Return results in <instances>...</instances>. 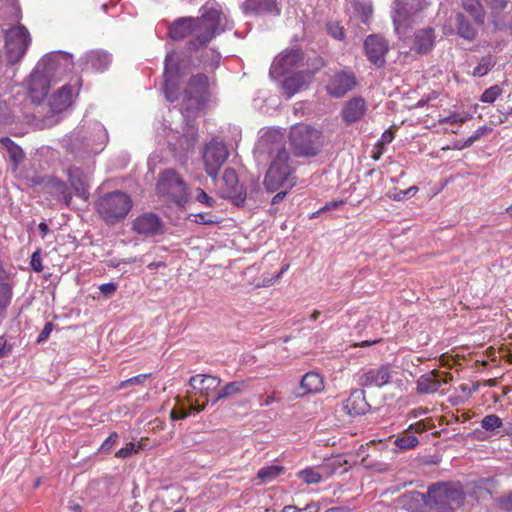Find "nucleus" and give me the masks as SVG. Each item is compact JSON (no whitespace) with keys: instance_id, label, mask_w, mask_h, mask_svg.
Returning <instances> with one entry per match:
<instances>
[{"instance_id":"79ce46f5","label":"nucleus","mask_w":512,"mask_h":512,"mask_svg":"<svg viewBox=\"0 0 512 512\" xmlns=\"http://www.w3.org/2000/svg\"><path fill=\"white\" fill-rule=\"evenodd\" d=\"M327 32L337 40H341L344 37L343 27L336 22H330L327 24Z\"/></svg>"},{"instance_id":"dca6fc26","label":"nucleus","mask_w":512,"mask_h":512,"mask_svg":"<svg viewBox=\"0 0 512 512\" xmlns=\"http://www.w3.org/2000/svg\"><path fill=\"white\" fill-rule=\"evenodd\" d=\"M222 185L220 187L221 195L230 199L235 205L241 206L246 199V192L242 185L238 182L235 170L227 168L222 177Z\"/></svg>"},{"instance_id":"423d86ee","label":"nucleus","mask_w":512,"mask_h":512,"mask_svg":"<svg viewBox=\"0 0 512 512\" xmlns=\"http://www.w3.org/2000/svg\"><path fill=\"white\" fill-rule=\"evenodd\" d=\"M156 191L164 201L176 205H183L188 199L187 184L173 169H166L159 174Z\"/></svg>"},{"instance_id":"393cba45","label":"nucleus","mask_w":512,"mask_h":512,"mask_svg":"<svg viewBox=\"0 0 512 512\" xmlns=\"http://www.w3.org/2000/svg\"><path fill=\"white\" fill-rule=\"evenodd\" d=\"M324 388L322 377L315 372L306 373L300 383L299 392L297 396L303 397L310 393H318Z\"/></svg>"},{"instance_id":"2f4dec72","label":"nucleus","mask_w":512,"mask_h":512,"mask_svg":"<svg viewBox=\"0 0 512 512\" xmlns=\"http://www.w3.org/2000/svg\"><path fill=\"white\" fill-rule=\"evenodd\" d=\"M464 9L471 14L478 24L484 22V11L478 0H462Z\"/></svg>"},{"instance_id":"20e7f679","label":"nucleus","mask_w":512,"mask_h":512,"mask_svg":"<svg viewBox=\"0 0 512 512\" xmlns=\"http://www.w3.org/2000/svg\"><path fill=\"white\" fill-rule=\"evenodd\" d=\"M72 67V57L65 52L46 54L37 64L34 71V93L39 90L42 95L48 92L51 80L57 75L69 71Z\"/></svg>"},{"instance_id":"6e6552de","label":"nucleus","mask_w":512,"mask_h":512,"mask_svg":"<svg viewBox=\"0 0 512 512\" xmlns=\"http://www.w3.org/2000/svg\"><path fill=\"white\" fill-rule=\"evenodd\" d=\"M428 6L426 0H394L392 18L395 31L405 35L407 29L415 23L419 14Z\"/></svg>"},{"instance_id":"f704fd0d","label":"nucleus","mask_w":512,"mask_h":512,"mask_svg":"<svg viewBox=\"0 0 512 512\" xmlns=\"http://www.w3.org/2000/svg\"><path fill=\"white\" fill-rule=\"evenodd\" d=\"M90 61L93 67L101 71L109 66L111 59L107 53L98 51L90 55Z\"/></svg>"},{"instance_id":"39448f33","label":"nucleus","mask_w":512,"mask_h":512,"mask_svg":"<svg viewBox=\"0 0 512 512\" xmlns=\"http://www.w3.org/2000/svg\"><path fill=\"white\" fill-rule=\"evenodd\" d=\"M72 97V88L63 86L51 96L47 104L38 103L34 111L35 125L44 129L57 124L60 121V114L71 106Z\"/></svg>"},{"instance_id":"f8f14e48","label":"nucleus","mask_w":512,"mask_h":512,"mask_svg":"<svg viewBox=\"0 0 512 512\" xmlns=\"http://www.w3.org/2000/svg\"><path fill=\"white\" fill-rule=\"evenodd\" d=\"M180 78L179 56L176 52L168 53L165 60L164 90L168 101L178 98V83Z\"/></svg>"},{"instance_id":"4c0bfd02","label":"nucleus","mask_w":512,"mask_h":512,"mask_svg":"<svg viewBox=\"0 0 512 512\" xmlns=\"http://www.w3.org/2000/svg\"><path fill=\"white\" fill-rule=\"evenodd\" d=\"M492 129L486 125L479 127L469 138H467L462 146H457L458 149H463L470 147L476 141H478L483 136L488 135Z\"/></svg>"},{"instance_id":"7c9ffc66","label":"nucleus","mask_w":512,"mask_h":512,"mask_svg":"<svg viewBox=\"0 0 512 512\" xmlns=\"http://www.w3.org/2000/svg\"><path fill=\"white\" fill-rule=\"evenodd\" d=\"M284 468L278 465H270L261 468L257 473V478L260 480V483H268L278 477Z\"/></svg>"},{"instance_id":"bb28decb","label":"nucleus","mask_w":512,"mask_h":512,"mask_svg":"<svg viewBox=\"0 0 512 512\" xmlns=\"http://www.w3.org/2000/svg\"><path fill=\"white\" fill-rule=\"evenodd\" d=\"M69 181L77 196L87 200L89 197L88 185L78 169L69 170Z\"/></svg>"},{"instance_id":"e2e57ef3","label":"nucleus","mask_w":512,"mask_h":512,"mask_svg":"<svg viewBox=\"0 0 512 512\" xmlns=\"http://www.w3.org/2000/svg\"><path fill=\"white\" fill-rule=\"evenodd\" d=\"M38 229H39V232L40 234L42 235V237L44 238L45 236L49 235V229H48V226L46 223L44 222H41L39 225H38Z\"/></svg>"},{"instance_id":"1a4fd4ad","label":"nucleus","mask_w":512,"mask_h":512,"mask_svg":"<svg viewBox=\"0 0 512 512\" xmlns=\"http://www.w3.org/2000/svg\"><path fill=\"white\" fill-rule=\"evenodd\" d=\"M291 145L298 156H314L318 153L320 132L308 125H297L290 131Z\"/></svg>"},{"instance_id":"473e14b6","label":"nucleus","mask_w":512,"mask_h":512,"mask_svg":"<svg viewBox=\"0 0 512 512\" xmlns=\"http://www.w3.org/2000/svg\"><path fill=\"white\" fill-rule=\"evenodd\" d=\"M458 33L465 39L472 40L476 35L475 29L469 24L462 14L457 15Z\"/></svg>"},{"instance_id":"ddd939ff","label":"nucleus","mask_w":512,"mask_h":512,"mask_svg":"<svg viewBox=\"0 0 512 512\" xmlns=\"http://www.w3.org/2000/svg\"><path fill=\"white\" fill-rule=\"evenodd\" d=\"M189 384L197 391L196 394L206 399L203 405H198L197 401H191L190 409L201 412L205 409L209 396L219 388L221 379L212 375H195L190 378Z\"/></svg>"},{"instance_id":"c9c22d12","label":"nucleus","mask_w":512,"mask_h":512,"mask_svg":"<svg viewBox=\"0 0 512 512\" xmlns=\"http://www.w3.org/2000/svg\"><path fill=\"white\" fill-rule=\"evenodd\" d=\"M495 64L496 62L492 56L483 57L475 67L473 75L478 77L485 76L495 66Z\"/></svg>"},{"instance_id":"603ef678","label":"nucleus","mask_w":512,"mask_h":512,"mask_svg":"<svg viewBox=\"0 0 512 512\" xmlns=\"http://www.w3.org/2000/svg\"><path fill=\"white\" fill-rule=\"evenodd\" d=\"M193 216L195 217V222L200 224H210L215 222L213 219H211L209 214H196Z\"/></svg>"},{"instance_id":"2eb2a0df","label":"nucleus","mask_w":512,"mask_h":512,"mask_svg":"<svg viewBox=\"0 0 512 512\" xmlns=\"http://www.w3.org/2000/svg\"><path fill=\"white\" fill-rule=\"evenodd\" d=\"M308 66H311V69L301 70L289 76L283 82V89L285 90L288 98L292 97L300 89L311 82L314 73L323 66V61L316 58L311 64H308Z\"/></svg>"},{"instance_id":"5fc2aeb1","label":"nucleus","mask_w":512,"mask_h":512,"mask_svg":"<svg viewBox=\"0 0 512 512\" xmlns=\"http://www.w3.org/2000/svg\"><path fill=\"white\" fill-rule=\"evenodd\" d=\"M11 350L4 337H0V358L6 356Z\"/></svg>"},{"instance_id":"5701e85b","label":"nucleus","mask_w":512,"mask_h":512,"mask_svg":"<svg viewBox=\"0 0 512 512\" xmlns=\"http://www.w3.org/2000/svg\"><path fill=\"white\" fill-rule=\"evenodd\" d=\"M342 409L352 417L365 414L370 409V405L366 401L364 391L354 390L343 402Z\"/></svg>"},{"instance_id":"bf43d9fd","label":"nucleus","mask_w":512,"mask_h":512,"mask_svg":"<svg viewBox=\"0 0 512 512\" xmlns=\"http://www.w3.org/2000/svg\"><path fill=\"white\" fill-rule=\"evenodd\" d=\"M188 412H185V411H180V412H177L176 410H172L170 412V418L173 420V421H176V420H179V419H184L188 416Z\"/></svg>"},{"instance_id":"4468645a","label":"nucleus","mask_w":512,"mask_h":512,"mask_svg":"<svg viewBox=\"0 0 512 512\" xmlns=\"http://www.w3.org/2000/svg\"><path fill=\"white\" fill-rule=\"evenodd\" d=\"M229 155L227 147L220 142H210L206 145L203 159L207 174L215 178Z\"/></svg>"},{"instance_id":"8fccbe9b","label":"nucleus","mask_w":512,"mask_h":512,"mask_svg":"<svg viewBox=\"0 0 512 512\" xmlns=\"http://www.w3.org/2000/svg\"><path fill=\"white\" fill-rule=\"evenodd\" d=\"M426 430H427V426L425 425L424 421H419L414 424H411L408 428V432H410L411 434H413V433L420 434Z\"/></svg>"},{"instance_id":"cd10ccee","label":"nucleus","mask_w":512,"mask_h":512,"mask_svg":"<svg viewBox=\"0 0 512 512\" xmlns=\"http://www.w3.org/2000/svg\"><path fill=\"white\" fill-rule=\"evenodd\" d=\"M247 387L246 381H233L227 383L223 388H221L217 396L212 400V405L216 404L218 401L232 397L234 395L242 393Z\"/></svg>"},{"instance_id":"a878e982","label":"nucleus","mask_w":512,"mask_h":512,"mask_svg":"<svg viewBox=\"0 0 512 512\" xmlns=\"http://www.w3.org/2000/svg\"><path fill=\"white\" fill-rule=\"evenodd\" d=\"M366 111V103L362 98H353L346 103L342 110L346 122L352 123L359 120Z\"/></svg>"},{"instance_id":"58836bf2","label":"nucleus","mask_w":512,"mask_h":512,"mask_svg":"<svg viewBox=\"0 0 512 512\" xmlns=\"http://www.w3.org/2000/svg\"><path fill=\"white\" fill-rule=\"evenodd\" d=\"M141 448H142L141 443L136 444L133 442H129L125 445V447L118 450L116 452L115 456L118 458L124 459V458H127V457L137 453Z\"/></svg>"},{"instance_id":"774afa93","label":"nucleus","mask_w":512,"mask_h":512,"mask_svg":"<svg viewBox=\"0 0 512 512\" xmlns=\"http://www.w3.org/2000/svg\"><path fill=\"white\" fill-rule=\"evenodd\" d=\"M504 507L507 510H512V494L504 501Z\"/></svg>"},{"instance_id":"680f3d73","label":"nucleus","mask_w":512,"mask_h":512,"mask_svg":"<svg viewBox=\"0 0 512 512\" xmlns=\"http://www.w3.org/2000/svg\"><path fill=\"white\" fill-rule=\"evenodd\" d=\"M43 267L39 259L38 252H34V271H42Z\"/></svg>"},{"instance_id":"de8ad7c7","label":"nucleus","mask_w":512,"mask_h":512,"mask_svg":"<svg viewBox=\"0 0 512 512\" xmlns=\"http://www.w3.org/2000/svg\"><path fill=\"white\" fill-rule=\"evenodd\" d=\"M116 289L117 287L114 283L102 284L99 287L100 292L106 297L112 296L116 292Z\"/></svg>"},{"instance_id":"3c124183","label":"nucleus","mask_w":512,"mask_h":512,"mask_svg":"<svg viewBox=\"0 0 512 512\" xmlns=\"http://www.w3.org/2000/svg\"><path fill=\"white\" fill-rule=\"evenodd\" d=\"M275 276L268 277V276H262L261 279H259L257 282L253 283L254 287L260 288V287H268L272 285L275 282Z\"/></svg>"},{"instance_id":"69168bd1","label":"nucleus","mask_w":512,"mask_h":512,"mask_svg":"<svg viewBox=\"0 0 512 512\" xmlns=\"http://www.w3.org/2000/svg\"><path fill=\"white\" fill-rule=\"evenodd\" d=\"M358 456H362V464L365 463V460H366V447L365 446H360L359 450H358Z\"/></svg>"},{"instance_id":"13d9d810","label":"nucleus","mask_w":512,"mask_h":512,"mask_svg":"<svg viewBox=\"0 0 512 512\" xmlns=\"http://www.w3.org/2000/svg\"><path fill=\"white\" fill-rule=\"evenodd\" d=\"M275 401V392H272L265 396L264 398H261L260 405L261 406H269Z\"/></svg>"},{"instance_id":"c756f323","label":"nucleus","mask_w":512,"mask_h":512,"mask_svg":"<svg viewBox=\"0 0 512 512\" xmlns=\"http://www.w3.org/2000/svg\"><path fill=\"white\" fill-rule=\"evenodd\" d=\"M49 192L58 199H63L66 205L70 204L71 196L67 193L66 185L57 179H50L47 183Z\"/></svg>"},{"instance_id":"a19ab883","label":"nucleus","mask_w":512,"mask_h":512,"mask_svg":"<svg viewBox=\"0 0 512 512\" xmlns=\"http://www.w3.org/2000/svg\"><path fill=\"white\" fill-rule=\"evenodd\" d=\"M1 143L9 150L10 155L15 162H18L22 159L21 148L16 146L9 138H2Z\"/></svg>"},{"instance_id":"c85d7f7f","label":"nucleus","mask_w":512,"mask_h":512,"mask_svg":"<svg viewBox=\"0 0 512 512\" xmlns=\"http://www.w3.org/2000/svg\"><path fill=\"white\" fill-rule=\"evenodd\" d=\"M434 32L432 29H423L416 34V47L419 52H427L433 45Z\"/></svg>"},{"instance_id":"9d476101","label":"nucleus","mask_w":512,"mask_h":512,"mask_svg":"<svg viewBox=\"0 0 512 512\" xmlns=\"http://www.w3.org/2000/svg\"><path fill=\"white\" fill-rule=\"evenodd\" d=\"M208 88V77L204 74L193 76L184 92V109L186 112L199 111L204 106Z\"/></svg>"},{"instance_id":"f03ea898","label":"nucleus","mask_w":512,"mask_h":512,"mask_svg":"<svg viewBox=\"0 0 512 512\" xmlns=\"http://www.w3.org/2000/svg\"><path fill=\"white\" fill-rule=\"evenodd\" d=\"M220 18L217 10H210L198 19L179 18L171 24L169 36L180 40L193 33L195 40L191 41V45L198 48L208 43L218 32Z\"/></svg>"},{"instance_id":"4d7b16f0","label":"nucleus","mask_w":512,"mask_h":512,"mask_svg":"<svg viewBox=\"0 0 512 512\" xmlns=\"http://www.w3.org/2000/svg\"><path fill=\"white\" fill-rule=\"evenodd\" d=\"M405 190H395L394 192H390L389 197L393 200L400 201L406 197Z\"/></svg>"},{"instance_id":"b1692460","label":"nucleus","mask_w":512,"mask_h":512,"mask_svg":"<svg viewBox=\"0 0 512 512\" xmlns=\"http://www.w3.org/2000/svg\"><path fill=\"white\" fill-rule=\"evenodd\" d=\"M356 85L355 77L349 73L336 74L327 85L329 94L335 97H341Z\"/></svg>"},{"instance_id":"f3484780","label":"nucleus","mask_w":512,"mask_h":512,"mask_svg":"<svg viewBox=\"0 0 512 512\" xmlns=\"http://www.w3.org/2000/svg\"><path fill=\"white\" fill-rule=\"evenodd\" d=\"M303 60V54L300 50L284 51L274 59L270 73L277 75L285 74L293 68L300 67Z\"/></svg>"},{"instance_id":"864d4df0","label":"nucleus","mask_w":512,"mask_h":512,"mask_svg":"<svg viewBox=\"0 0 512 512\" xmlns=\"http://www.w3.org/2000/svg\"><path fill=\"white\" fill-rule=\"evenodd\" d=\"M461 114L459 113H453L443 119L440 120L441 123H450V124H456L460 123Z\"/></svg>"},{"instance_id":"0eeeda50","label":"nucleus","mask_w":512,"mask_h":512,"mask_svg":"<svg viewBox=\"0 0 512 512\" xmlns=\"http://www.w3.org/2000/svg\"><path fill=\"white\" fill-rule=\"evenodd\" d=\"M131 208V198L126 193L120 191L104 195L97 204L100 216L108 224H115L123 220Z\"/></svg>"},{"instance_id":"72a5a7b5","label":"nucleus","mask_w":512,"mask_h":512,"mask_svg":"<svg viewBox=\"0 0 512 512\" xmlns=\"http://www.w3.org/2000/svg\"><path fill=\"white\" fill-rule=\"evenodd\" d=\"M503 426L502 419L495 415L489 414L482 418L481 427L488 432H495L497 429Z\"/></svg>"},{"instance_id":"6e6d98bb","label":"nucleus","mask_w":512,"mask_h":512,"mask_svg":"<svg viewBox=\"0 0 512 512\" xmlns=\"http://www.w3.org/2000/svg\"><path fill=\"white\" fill-rule=\"evenodd\" d=\"M343 204V201L342 200H337V201H332L330 203H327L325 206H323L319 211H317L316 214H319L320 212L322 211H327V210H331V209H336L338 208L339 206H341Z\"/></svg>"},{"instance_id":"412c9836","label":"nucleus","mask_w":512,"mask_h":512,"mask_svg":"<svg viewBox=\"0 0 512 512\" xmlns=\"http://www.w3.org/2000/svg\"><path fill=\"white\" fill-rule=\"evenodd\" d=\"M364 46L366 54L371 62L377 66L384 64V56L388 47L382 37L371 35L365 40Z\"/></svg>"},{"instance_id":"49530a36","label":"nucleus","mask_w":512,"mask_h":512,"mask_svg":"<svg viewBox=\"0 0 512 512\" xmlns=\"http://www.w3.org/2000/svg\"><path fill=\"white\" fill-rule=\"evenodd\" d=\"M117 440H118V434L116 432L111 433L108 436V438L103 442V444L101 446V450H103V451L110 450L115 445Z\"/></svg>"},{"instance_id":"a18cd8bd","label":"nucleus","mask_w":512,"mask_h":512,"mask_svg":"<svg viewBox=\"0 0 512 512\" xmlns=\"http://www.w3.org/2000/svg\"><path fill=\"white\" fill-rule=\"evenodd\" d=\"M52 330H53V324L51 322H47L37 338V343L45 342L48 339V337L50 336Z\"/></svg>"},{"instance_id":"aec40b11","label":"nucleus","mask_w":512,"mask_h":512,"mask_svg":"<svg viewBox=\"0 0 512 512\" xmlns=\"http://www.w3.org/2000/svg\"><path fill=\"white\" fill-rule=\"evenodd\" d=\"M342 466V462L340 460H333L332 462L319 467V468H306L297 473V476L300 480L305 482L306 484H316L319 483L323 477H329L332 475L337 468Z\"/></svg>"},{"instance_id":"a211bd4d","label":"nucleus","mask_w":512,"mask_h":512,"mask_svg":"<svg viewBox=\"0 0 512 512\" xmlns=\"http://www.w3.org/2000/svg\"><path fill=\"white\" fill-rule=\"evenodd\" d=\"M392 379V370L388 365H383L378 368H372L364 372L359 379V384L362 387H377L381 388Z\"/></svg>"},{"instance_id":"338daca9","label":"nucleus","mask_w":512,"mask_h":512,"mask_svg":"<svg viewBox=\"0 0 512 512\" xmlns=\"http://www.w3.org/2000/svg\"><path fill=\"white\" fill-rule=\"evenodd\" d=\"M418 187L417 186H411L408 189H405L407 196H413L417 193Z\"/></svg>"},{"instance_id":"f257e3e1","label":"nucleus","mask_w":512,"mask_h":512,"mask_svg":"<svg viewBox=\"0 0 512 512\" xmlns=\"http://www.w3.org/2000/svg\"><path fill=\"white\" fill-rule=\"evenodd\" d=\"M258 150L272 157L263 182L266 190L275 192L280 188H291L294 185V169L284 146L283 134L276 130L266 131L258 142Z\"/></svg>"},{"instance_id":"6ab92c4d","label":"nucleus","mask_w":512,"mask_h":512,"mask_svg":"<svg viewBox=\"0 0 512 512\" xmlns=\"http://www.w3.org/2000/svg\"><path fill=\"white\" fill-rule=\"evenodd\" d=\"M133 230L143 236H155L163 232V224L156 214L145 213L134 220Z\"/></svg>"},{"instance_id":"09e8293b","label":"nucleus","mask_w":512,"mask_h":512,"mask_svg":"<svg viewBox=\"0 0 512 512\" xmlns=\"http://www.w3.org/2000/svg\"><path fill=\"white\" fill-rule=\"evenodd\" d=\"M393 139H394L393 132L391 130H386L382 134V136H381V138H380V140H379V142L377 144V147H383V146L391 143Z\"/></svg>"},{"instance_id":"ea45409f","label":"nucleus","mask_w":512,"mask_h":512,"mask_svg":"<svg viewBox=\"0 0 512 512\" xmlns=\"http://www.w3.org/2000/svg\"><path fill=\"white\" fill-rule=\"evenodd\" d=\"M502 94V89L498 85L491 86L481 95V101L493 103Z\"/></svg>"},{"instance_id":"9b49d317","label":"nucleus","mask_w":512,"mask_h":512,"mask_svg":"<svg viewBox=\"0 0 512 512\" xmlns=\"http://www.w3.org/2000/svg\"><path fill=\"white\" fill-rule=\"evenodd\" d=\"M27 40L28 31L21 26L12 27L5 33V48L10 63L19 61L25 54Z\"/></svg>"},{"instance_id":"052dcab7","label":"nucleus","mask_w":512,"mask_h":512,"mask_svg":"<svg viewBox=\"0 0 512 512\" xmlns=\"http://www.w3.org/2000/svg\"><path fill=\"white\" fill-rule=\"evenodd\" d=\"M287 194V191L284 190V191H281V192H278L272 199V204L275 205V204H278L280 201H282L284 199V197L286 196Z\"/></svg>"},{"instance_id":"e433bc0d","label":"nucleus","mask_w":512,"mask_h":512,"mask_svg":"<svg viewBox=\"0 0 512 512\" xmlns=\"http://www.w3.org/2000/svg\"><path fill=\"white\" fill-rule=\"evenodd\" d=\"M419 441L414 434H411L407 431V433L395 440V445L400 449H412L418 445Z\"/></svg>"},{"instance_id":"37998d69","label":"nucleus","mask_w":512,"mask_h":512,"mask_svg":"<svg viewBox=\"0 0 512 512\" xmlns=\"http://www.w3.org/2000/svg\"><path fill=\"white\" fill-rule=\"evenodd\" d=\"M148 378V374H140V375H137L135 377H132L130 379H127L125 381H122L120 383V388H123L125 386H127L128 384L130 385H136V384H143L144 381Z\"/></svg>"},{"instance_id":"0e129e2a","label":"nucleus","mask_w":512,"mask_h":512,"mask_svg":"<svg viewBox=\"0 0 512 512\" xmlns=\"http://www.w3.org/2000/svg\"><path fill=\"white\" fill-rule=\"evenodd\" d=\"M211 57H212V61H211V63H209L208 65H209L210 67H215V66H217V65H218V63H219V60H220L219 55H218V54H216L215 52H211Z\"/></svg>"},{"instance_id":"c03bdc74","label":"nucleus","mask_w":512,"mask_h":512,"mask_svg":"<svg viewBox=\"0 0 512 512\" xmlns=\"http://www.w3.org/2000/svg\"><path fill=\"white\" fill-rule=\"evenodd\" d=\"M196 200L208 207H212L214 205V200L202 189L197 190Z\"/></svg>"},{"instance_id":"7ed1b4c3","label":"nucleus","mask_w":512,"mask_h":512,"mask_svg":"<svg viewBox=\"0 0 512 512\" xmlns=\"http://www.w3.org/2000/svg\"><path fill=\"white\" fill-rule=\"evenodd\" d=\"M416 501H423L424 507L420 512H454V506L462 503L463 493L455 486L447 483L432 485L425 496L422 493L411 494Z\"/></svg>"},{"instance_id":"4be33fe9","label":"nucleus","mask_w":512,"mask_h":512,"mask_svg":"<svg viewBox=\"0 0 512 512\" xmlns=\"http://www.w3.org/2000/svg\"><path fill=\"white\" fill-rule=\"evenodd\" d=\"M448 378L446 375L432 371L421 375L417 380V392L420 394H433L438 391L442 384H446Z\"/></svg>"}]
</instances>
